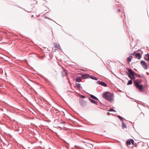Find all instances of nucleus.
Wrapping results in <instances>:
<instances>
[{"label": "nucleus", "instance_id": "nucleus-1", "mask_svg": "<svg viewBox=\"0 0 149 149\" xmlns=\"http://www.w3.org/2000/svg\"><path fill=\"white\" fill-rule=\"evenodd\" d=\"M102 96L104 98L109 101L111 102L113 100V95L109 92L104 93Z\"/></svg>", "mask_w": 149, "mask_h": 149}, {"label": "nucleus", "instance_id": "nucleus-2", "mask_svg": "<svg viewBox=\"0 0 149 149\" xmlns=\"http://www.w3.org/2000/svg\"><path fill=\"white\" fill-rule=\"evenodd\" d=\"M134 82L136 87L140 91L142 92L144 91V89L142 84H139V82L137 81V80H135Z\"/></svg>", "mask_w": 149, "mask_h": 149}, {"label": "nucleus", "instance_id": "nucleus-3", "mask_svg": "<svg viewBox=\"0 0 149 149\" xmlns=\"http://www.w3.org/2000/svg\"><path fill=\"white\" fill-rule=\"evenodd\" d=\"M132 55H134L135 58L139 60L141 59L142 57V55L139 53H136L135 52H134L132 54Z\"/></svg>", "mask_w": 149, "mask_h": 149}, {"label": "nucleus", "instance_id": "nucleus-4", "mask_svg": "<svg viewBox=\"0 0 149 149\" xmlns=\"http://www.w3.org/2000/svg\"><path fill=\"white\" fill-rule=\"evenodd\" d=\"M141 64L142 67L145 70L148 69V67L146 63L144 61H141Z\"/></svg>", "mask_w": 149, "mask_h": 149}, {"label": "nucleus", "instance_id": "nucleus-5", "mask_svg": "<svg viewBox=\"0 0 149 149\" xmlns=\"http://www.w3.org/2000/svg\"><path fill=\"white\" fill-rule=\"evenodd\" d=\"M62 70L61 71V73L63 77L66 76L68 75V73L67 71L63 68L62 67Z\"/></svg>", "mask_w": 149, "mask_h": 149}, {"label": "nucleus", "instance_id": "nucleus-6", "mask_svg": "<svg viewBox=\"0 0 149 149\" xmlns=\"http://www.w3.org/2000/svg\"><path fill=\"white\" fill-rule=\"evenodd\" d=\"M126 70L128 71V73L127 74L128 75V77L129 75L131 76L132 75H134V72L131 69H130L129 68H126Z\"/></svg>", "mask_w": 149, "mask_h": 149}, {"label": "nucleus", "instance_id": "nucleus-7", "mask_svg": "<svg viewBox=\"0 0 149 149\" xmlns=\"http://www.w3.org/2000/svg\"><path fill=\"white\" fill-rule=\"evenodd\" d=\"M97 83L104 87H107V84H106L104 82H102V81H97Z\"/></svg>", "mask_w": 149, "mask_h": 149}, {"label": "nucleus", "instance_id": "nucleus-8", "mask_svg": "<svg viewBox=\"0 0 149 149\" xmlns=\"http://www.w3.org/2000/svg\"><path fill=\"white\" fill-rule=\"evenodd\" d=\"M144 59L147 61H149V54H146L144 56Z\"/></svg>", "mask_w": 149, "mask_h": 149}, {"label": "nucleus", "instance_id": "nucleus-9", "mask_svg": "<svg viewBox=\"0 0 149 149\" xmlns=\"http://www.w3.org/2000/svg\"><path fill=\"white\" fill-rule=\"evenodd\" d=\"M90 76V75L88 74H83L82 75V78L84 79H87L88 77H89Z\"/></svg>", "mask_w": 149, "mask_h": 149}, {"label": "nucleus", "instance_id": "nucleus-10", "mask_svg": "<svg viewBox=\"0 0 149 149\" xmlns=\"http://www.w3.org/2000/svg\"><path fill=\"white\" fill-rule=\"evenodd\" d=\"M89 100L92 103H94L96 105L97 104V102L93 100V99H91L90 98H89Z\"/></svg>", "mask_w": 149, "mask_h": 149}, {"label": "nucleus", "instance_id": "nucleus-11", "mask_svg": "<svg viewBox=\"0 0 149 149\" xmlns=\"http://www.w3.org/2000/svg\"><path fill=\"white\" fill-rule=\"evenodd\" d=\"M54 46L55 48H56L57 49H59L60 48V45L58 44L54 43Z\"/></svg>", "mask_w": 149, "mask_h": 149}, {"label": "nucleus", "instance_id": "nucleus-12", "mask_svg": "<svg viewBox=\"0 0 149 149\" xmlns=\"http://www.w3.org/2000/svg\"><path fill=\"white\" fill-rule=\"evenodd\" d=\"M132 56L131 55H130L127 58V60L129 62H130L132 58Z\"/></svg>", "mask_w": 149, "mask_h": 149}, {"label": "nucleus", "instance_id": "nucleus-13", "mask_svg": "<svg viewBox=\"0 0 149 149\" xmlns=\"http://www.w3.org/2000/svg\"><path fill=\"white\" fill-rule=\"evenodd\" d=\"M90 97L92 99L99 100L98 99L97 97H95V96L93 95H90Z\"/></svg>", "mask_w": 149, "mask_h": 149}, {"label": "nucleus", "instance_id": "nucleus-14", "mask_svg": "<svg viewBox=\"0 0 149 149\" xmlns=\"http://www.w3.org/2000/svg\"><path fill=\"white\" fill-rule=\"evenodd\" d=\"M75 80L77 82H80L81 81L80 77H77L76 79Z\"/></svg>", "mask_w": 149, "mask_h": 149}, {"label": "nucleus", "instance_id": "nucleus-15", "mask_svg": "<svg viewBox=\"0 0 149 149\" xmlns=\"http://www.w3.org/2000/svg\"><path fill=\"white\" fill-rule=\"evenodd\" d=\"M89 77L90 78H91V79H93V80H97V78L96 77L93 76H90Z\"/></svg>", "mask_w": 149, "mask_h": 149}, {"label": "nucleus", "instance_id": "nucleus-16", "mask_svg": "<svg viewBox=\"0 0 149 149\" xmlns=\"http://www.w3.org/2000/svg\"><path fill=\"white\" fill-rule=\"evenodd\" d=\"M122 122V127L124 128H126L127 127L126 124L123 122Z\"/></svg>", "mask_w": 149, "mask_h": 149}, {"label": "nucleus", "instance_id": "nucleus-17", "mask_svg": "<svg viewBox=\"0 0 149 149\" xmlns=\"http://www.w3.org/2000/svg\"><path fill=\"white\" fill-rule=\"evenodd\" d=\"M129 77L131 79H132L133 80H134L135 79V77L134 75H132L131 76H130V75H129Z\"/></svg>", "mask_w": 149, "mask_h": 149}, {"label": "nucleus", "instance_id": "nucleus-18", "mask_svg": "<svg viewBox=\"0 0 149 149\" xmlns=\"http://www.w3.org/2000/svg\"><path fill=\"white\" fill-rule=\"evenodd\" d=\"M132 80H130L129 81H128L127 83V85H131V84H132Z\"/></svg>", "mask_w": 149, "mask_h": 149}, {"label": "nucleus", "instance_id": "nucleus-19", "mask_svg": "<svg viewBox=\"0 0 149 149\" xmlns=\"http://www.w3.org/2000/svg\"><path fill=\"white\" fill-rule=\"evenodd\" d=\"M118 117L119 118V119L120 120L122 121V122H123V118H122V117H121V116H118Z\"/></svg>", "mask_w": 149, "mask_h": 149}, {"label": "nucleus", "instance_id": "nucleus-20", "mask_svg": "<svg viewBox=\"0 0 149 149\" xmlns=\"http://www.w3.org/2000/svg\"><path fill=\"white\" fill-rule=\"evenodd\" d=\"M126 143L127 145H129L131 144V141L130 140H128L127 141Z\"/></svg>", "mask_w": 149, "mask_h": 149}, {"label": "nucleus", "instance_id": "nucleus-21", "mask_svg": "<svg viewBox=\"0 0 149 149\" xmlns=\"http://www.w3.org/2000/svg\"><path fill=\"white\" fill-rule=\"evenodd\" d=\"M130 141H131V143H132V145L134 144V140L133 139H131Z\"/></svg>", "mask_w": 149, "mask_h": 149}, {"label": "nucleus", "instance_id": "nucleus-22", "mask_svg": "<svg viewBox=\"0 0 149 149\" xmlns=\"http://www.w3.org/2000/svg\"><path fill=\"white\" fill-rule=\"evenodd\" d=\"M76 86L77 87L79 88L81 86V85L77 83L76 84Z\"/></svg>", "mask_w": 149, "mask_h": 149}, {"label": "nucleus", "instance_id": "nucleus-23", "mask_svg": "<svg viewBox=\"0 0 149 149\" xmlns=\"http://www.w3.org/2000/svg\"><path fill=\"white\" fill-rule=\"evenodd\" d=\"M109 111H114V112H116V111L115 110H114V109H112V108L111 109H110Z\"/></svg>", "mask_w": 149, "mask_h": 149}, {"label": "nucleus", "instance_id": "nucleus-24", "mask_svg": "<svg viewBox=\"0 0 149 149\" xmlns=\"http://www.w3.org/2000/svg\"><path fill=\"white\" fill-rule=\"evenodd\" d=\"M134 75H135L136 76H137L138 77H139V75H138L136 73L134 72Z\"/></svg>", "mask_w": 149, "mask_h": 149}, {"label": "nucleus", "instance_id": "nucleus-25", "mask_svg": "<svg viewBox=\"0 0 149 149\" xmlns=\"http://www.w3.org/2000/svg\"><path fill=\"white\" fill-rule=\"evenodd\" d=\"M85 97H86L84 95H81L80 96V98H84Z\"/></svg>", "mask_w": 149, "mask_h": 149}, {"label": "nucleus", "instance_id": "nucleus-26", "mask_svg": "<svg viewBox=\"0 0 149 149\" xmlns=\"http://www.w3.org/2000/svg\"><path fill=\"white\" fill-rule=\"evenodd\" d=\"M55 110L56 112L57 113L59 112V111L57 109H55Z\"/></svg>", "mask_w": 149, "mask_h": 149}, {"label": "nucleus", "instance_id": "nucleus-27", "mask_svg": "<svg viewBox=\"0 0 149 149\" xmlns=\"http://www.w3.org/2000/svg\"><path fill=\"white\" fill-rule=\"evenodd\" d=\"M139 77H142V78H143V76H141V75H139Z\"/></svg>", "mask_w": 149, "mask_h": 149}, {"label": "nucleus", "instance_id": "nucleus-28", "mask_svg": "<svg viewBox=\"0 0 149 149\" xmlns=\"http://www.w3.org/2000/svg\"><path fill=\"white\" fill-rule=\"evenodd\" d=\"M137 80V82H139V83H141V81H138V80Z\"/></svg>", "mask_w": 149, "mask_h": 149}, {"label": "nucleus", "instance_id": "nucleus-29", "mask_svg": "<svg viewBox=\"0 0 149 149\" xmlns=\"http://www.w3.org/2000/svg\"><path fill=\"white\" fill-rule=\"evenodd\" d=\"M61 123H62L63 124L65 123V122H63V121H61Z\"/></svg>", "mask_w": 149, "mask_h": 149}, {"label": "nucleus", "instance_id": "nucleus-30", "mask_svg": "<svg viewBox=\"0 0 149 149\" xmlns=\"http://www.w3.org/2000/svg\"><path fill=\"white\" fill-rule=\"evenodd\" d=\"M3 87V86L2 85H0V88H1V87Z\"/></svg>", "mask_w": 149, "mask_h": 149}, {"label": "nucleus", "instance_id": "nucleus-31", "mask_svg": "<svg viewBox=\"0 0 149 149\" xmlns=\"http://www.w3.org/2000/svg\"><path fill=\"white\" fill-rule=\"evenodd\" d=\"M109 113H109V112H108V113H107V115H109Z\"/></svg>", "mask_w": 149, "mask_h": 149}, {"label": "nucleus", "instance_id": "nucleus-32", "mask_svg": "<svg viewBox=\"0 0 149 149\" xmlns=\"http://www.w3.org/2000/svg\"><path fill=\"white\" fill-rule=\"evenodd\" d=\"M120 11V9H119V10H118V12H119Z\"/></svg>", "mask_w": 149, "mask_h": 149}]
</instances>
